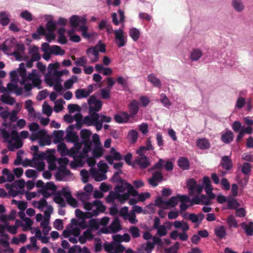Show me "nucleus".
Listing matches in <instances>:
<instances>
[{
    "instance_id": "obj_1",
    "label": "nucleus",
    "mask_w": 253,
    "mask_h": 253,
    "mask_svg": "<svg viewBox=\"0 0 253 253\" xmlns=\"http://www.w3.org/2000/svg\"><path fill=\"white\" fill-rule=\"evenodd\" d=\"M89 105V115L85 116L83 123L87 126H95L97 131H100L103 127V123H109L112 120L110 117L97 113L102 107V101L97 99L92 95L87 100Z\"/></svg>"
},
{
    "instance_id": "obj_2",
    "label": "nucleus",
    "mask_w": 253,
    "mask_h": 253,
    "mask_svg": "<svg viewBox=\"0 0 253 253\" xmlns=\"http://www.w3.org/2000/svg\"><path fill=\"white\" fill-rule=\"evenodd\" d=\"M10 75L11 79H14L17 81L19 80L18 77L21 78L19 82L21 85H24V88L26 91L24 96L26 97L31 95L30 91L32 89V86L36 87L39 89L41 88V84L42 82L40 79L38 71L36 69H33L27 75L25 65L23 63L19 64L17 71L15 70L12 71L10 73Z\"/></svg>"
},
{
    "instance_id": "obj_3",
    "label": "nucleus",
    "mask_w": 253,
    "mask_h": 253,
    "mask_svg": "<svg viewBox=\"0 0 253 253\" xmlns=\"http://www.w3.org/2000/svg\"><path fill=\"white\" fill-rule=\"evenodd\" d=\"M0 133L3 138V141L8 143V148L10 151H14L15 149H18L22 147L23 142L20 136L25 139L29 135V132L26 130L22 131L19 136L17 130L13 129L9 133L4 128L0 129Z\"/></svg>"
},
{
    "instance_id": "obj_4",
    "label": "nucleus",
    "mask_w": 253,
    "mask_h": 253,
    "mask_svg": "<svg viewBox=\"0 0 253 253\" xmlns=\"http://www.w3.org/2000/svg\"><path fill=\"white\" fill-rule=\"evenodd\" d=\"M57 150L62 156H69L73 158L74 161L70 165L71 168L76 169L82 166L84 159L81 154V151H77L74 148L68 150L64 143H61L58 145Z\"/></svg>"
},
{
    "instance_id": "obj_5",
    "label": "nucleus",
    "mask_w": 253,
    "mask_h": 253,
    "mask_svg": "<svg viewBox=\"0 0 253 253\" xmlns=\"http://www.w3.org/2000/svg\"><path fill=\"white\" fill-rule=\"evenodd\" d=\"M84 209L87 211L84 214L85 218H90L93 216H96L105 210V207L102 202L99 200H95L92 203L83 201Z\"/></svg>"
},
{
    "instance_id": "obj_6",
    "label": "nucleus",
    "mask_w": 253,
    "mask_h": 253,
    "mask_svg": "<svg viewBox=\"0 0 253 253\" xmlns=\"http://www.w3.org/2000/svg\"><path fill=\"white\" fill-rule=\"evenodd\" d=\"M29 128L31 132L30 139L32 141L40 139L39 144L41 146L50 144V141L48 139H42L46 135V132L44 129H40V126L37 123H32L29 124Z\"/></svg>"
},
{
    "instance_id": "obj_7",
    "label": "nucleus",
    "mask_w": 253,
    "mask_h": 253,
    "mask_svg": "<svg viewBox=\"0 0 253 253\" xmlns=\"http://www.w3.org/2000/svg\"><path fill=\"white\" fill-rule=\"evenodd\" d=\"M86 19L84 16H79L77 15H72L69 19L70 26L73 28L79 27V31L82 32L83 36L86 39L91 37V35L87 31L88 27L86 25Z\"/></svg>"
},
{
    "instance_id": "obj_8",
    "label": "nucleus",
    "mask_w": 253,
    "mask_h": 253,
    "mask_svg": "<svg viewBox=\"0 0 253 253\" xmlns=\"http://www.w3.org/2000/svg\"><path fill=\"white\" fill-rule=\"evenodd\" d=\"M155 202L156 206L162 209L159 211L158 214L161 217L163 218L166 214L165 210L174 207V196H172L168 200L164 199L162 196H159L156 198Z\"/></svg>"
},
{
    "instance_id": "obj_9",
    "label": "nucleus",
    "mask_w": 253,
    "mask_h": 253,
    "mask_svg": "<svg viewBox=\"0 0 253 253\" xmlns=\"http://www.w3.org/2000/svg\"><path fill=\"white\" fill-rule=\"evenodd\" d=\"M82 143L84 147L83 150L81 149V154L84 160L88 156V153L91 150V142L90 140L91 132L87 129H82L80 132Z\"/></svg>"
},
{
    "instance_id": "obj_10",
    "label": "nucleus",
    "mask_w": 253,
    "mask_h": 253,
    "mask_svg": "<svg viewBox=\"0 0 253 253\" xmlns=\"http://www.w3.org/2000/svg\"><path fill=\"white\" fill-rule=\"evenodd\" d=\"M103 247L105 252L108 253H133L130 249L126 250V248L123 246L119 242L114 240L111 243L105 242L103 245Z\"/></svg>"
},
{
    "instance_id": "obj_11",
    "label": "nucleus",
    "mask_w": 253,
    "mask_h": 253,
    "mask_svg": "<svg viewBox=\"0 0 253 253\" xmlns=\"http://www.w3.org/2000/svg\"><path fill=\"white\" fill-rule=\"evenodd\" d=\"M74 128V126L73 125H70L68 127L65 139L67 142L74 144V147H73L74 149L77 151H81L82 143L79 142V138L78 136L72 131Z\"/></svg>"
},
{
    "instance_id": "obj_12",
    "label": "nucleus",
    "mask_w": 253,
    "mask_h": 253,
    "mask_svg": "<svg viewBox=\"0 0 253 253\" xmlns=\"http://www.w3.org/2000/svg\"><path fill=\"white\" fill-rule=\"evenodd\" d=\"M114 41L116 45L121 48L125 46L127 42V37L123 28L115 29Z\"/></svg>"
},
{
    "instance_id": "obj_13",
    "label": "nucleus",
    "mask_w": 253,
    "mask_h": 253,
    "mask_svg": "<svg viewBox=\"0 0 253 253\" xmlns=\"http://www.w3.org/2000/svg\"><path fill=\"white\" fill-rule=\"evenodd\" d=\"M80 234V229L74 226H68L63 231V235L65 238H69V241L74 244L77 242V237Z\"/></svg>"
},
{
    "instance_id": "obj_14",
    "label": "nucleus",
    "mask_w": 253,
    "mask_h": 253,
    "mask_svg": "<svg viewBox=\"0 0 253 253\" xmlns=\"http://www.w3.org/2000/svg\"><path fill=\"white\" fill-rule=\"evenodd\" d=\"M120 185H117L115 188V191L118 193L128 194V199L130 195L135 196L137 195V192L134 190L131 184L125 181L123 184H120Z\"/></svg>"
},
{
    "instance_id": "obj_15",
    "label": "nucleus",
    "mask_w": 253,
    "mask_h": 253,
    "mask_svg": "<svg viewBox=\"0 0 253 253\" xmlns=\"http://www.w3.org/2000/svg\"><path fill=\"white\" fill-rule=\"evenodd\" d=\"M62 76L61 72L54 71L52 74L50 73L46 76V83L50 86H52L54 84L61 83Z\"/></svg>"
},
{
    "instance_id": "obj_16",
    "label": "nucleus",
    "mask_w": 253,
    "mask_h": 253,
    "mask_svg": "<svg viewBox=\"0 0 253 253\" xmlns=\"http://www.w3.org/2000/svg\"><path fill=\"white\" fill-rule=\"evenodd\" d=\"M122 229L120 220L118 218H115L108 227H104L101 231L105 234L116 233Z\"/></svg>"
},
{
    "instance_id": "obj_17",
    "label": "nucleus",
    "mask_w": 253,
    "mask_h": 253,
    "mask_svg": "<svg viewBox=\"0 0 253 253\" xmlns=\"http://www.w3.org/2000/svg\"><path fill=\"white\" fill-rule=\"evenodd\" d=\"M139 155V157H138L134 161L133 167L136 168L138 166L141 169H145L148 167L150 165L149 159L144 155Z\"/></svg>"
},
{
    "instance_id": "obj_18",
    "label": "nucleus",
    "mask_w": 253,
    "mask_h": 253,
    "mask_svg": "<svg viewBox=\"0 0 253 253\" xmlns=\"http://www.w3.org/2000/svg\"><path fill=\"white\" fill-rule=\"evenodd\" d=\"M56 189L57 187L53 182H48L42 188V194L44 198H48L55 193Z\"/></svg>"
},
{
    "instance_id": "obj_19",
    "label": "nucleus",
    "mask_w": 253,
    "mask_h": 253,
    "mask_svg": "<svg viewBox=\"0 0 253 253\" xmlns=\"http://www.w3.org/2000/svg\"><path fill=\"white\" fill-rule=\"evenodd\" d=\"M163 175L161 172L155 171L152 173V177L148 179V183L152 187H156L162 182Z\"/></svg>"
},
{
    "instance_id": "obj_20",
    "label": "nucleus",
    "mask_w": 253,
    "mask_h": 253,
    "mask_svg": "<svg viewBox=\"0 0 253 253\" xmlns=\"http://www.w3.org/2000/svg\"><path fill=\"white\" fill-rule=\"evenodd\" d=\"M58 169V171L57 172L56 176L58 179L60 180H67L68 177L71 175L70 170L67 169L64 165L59 166Z\"/></svg>"
},
{
    "instance_id": "obj_21",
    "label": "nucleus",
    "mask_w": 253,
    "mask_h": 253,
    "mask_svg": "<svg viewBox=\"0 0 253 253\" xmlns=\"http://www.w3.org/2000/svg\"><path fill=\"white\" fill-rule=\"evenodd\" d=\"M86 54L90 59V63L96 62L99 60V52L94 48L93 46L87 48L86 50Z\"/></svg>"
},
{
    "instance_id": "obj_22",
    "label": "nucleus",
    "mask_w": 253,
    "mask_h": 253,
    "mask_svg": "<svg viewBox=\"0 0 253 253\" xmlns=\"http://www.w3.org/2000/svg\"><path fill=\"white\" fill-rule=\"evenodd\" d=\"M118 12L120 15V20L118 19V14L116 12H114L112 14V22L116 26H118L120 23H122L123 24V27H124L125 22L124 12L119 9L118 10Z\"/></svg>"
},
{
    "instance_id": "obj_23",
    "label": "nucleus",
    "mask_w": 253,
    "mask_h": 253,
    "mask_svg": "<svg viewBox=\"0 0 253 253\" xmlns=\"http://www.w3.org/2000/svg\"><path fill=\"white\" fill-rule=\"evenodd\" d=\"M45 19L47 21L45 25L46 30L47 32H54L56 29L57 23L53 20V16L50 15H46Z\"/></svg>"
},
{
    "instance_id": "obj_24",
    "label": "nucleus",
    "mask_w": 253,
    "mask_h": 253,
    "mask_svg": "<svg viewBox=\"0 0 253 253\" xmlns=\"http://www.w3.org/2000/svg\"><path fill=\"white\" fill-rule=\"evenodd\" d=\"M220 166L226 170H231L233 168V163L230 157L229 156H222L220 163Z\"/></svg>"
},
{
    "instance_id": "obj_25",
    "label": "nucleus",
    "mask_w": 253,
    "mask_h": 253,
    "mask_svg": "<svg viewBox=\"0 0 253 253\" xmlns=\"http://www.w3.org/2000/svg\"><path fill=\"white\" fill-rule=\"evenodd\" d=\"M25 49V46L23 44L18 43L16 44L14 51L12 53H10V54L14 56L16 60L21 61L22 59V53L24 52Z\"/></svg>"
},
{
    "instance_id": "obj_26",
    "label": "nucleus",
    "mask_w": 253,
    "mask_h": 253,
    "mask_svg": "<svg viewBox=\"0 0 253 253\" xmlns=\"http://www.w3.org/2000/svg\"><path fill=\"white\" fill-rule=\"evenodd\" d=\"M139 103L136 100H132L128 105V109L130 118H133L138 112Z\"/></svg>"
},
{
    "instance_id": "obj_27",
    "label": "nucleus",
    "mask_w": 253,
    "mask_h": 253,
    "mask_svg": "<svg viewBox=\"0 0 253 253\" xmlns=\"http://www.w3.org/2000/svg\"><path fill=\"white\" fill-rule=\"evenodd\" d=\"M130 118V115H128V114L126 112H122L115 115L114 116V120L119 124L126 123Z\"/></svg>"
},
{
    "instance_id": "obj_28",
    "label": "nucleus",
    "mask_w": 253,
    "mask_h": 253,
    "mask_svg": "<svg viewBox=\"0 0 253 253\" xmlns=\"http://www.w3.org/2000/svg\"><path fill=\"white\" fill-rule=\"evenodd\" d=\"M178 166L182 170H186L190 169V164L188 158L185 157H180L177 161Z\"/></svg>"
},
{
    "instance_id": "obj_29",
    "label": "nucleus",
    "mask_w": 253,
    "mask_h": 253,
    "mask_svg": "<svg viewBox=\"0 0 253 253\" xmlns=\"http://www.w3.org/2000/svg\"><path fill=\"white\" fill-rule=\"evenodd\" d=\"M9 238L7 234H1L0 236V245L3 247L6 248L5 251H8L10 253H12L13 250L12 248H9Z\"/></svg>"
},
{
    "instance_id": "obj_30",
    "label": "nucleus",
    "mask_w": 253,
    "mask_h": 253,
    "mask_svg": "<svg viewBox=\"0 0 253 253\" xmlns=\"http://www.w3.org/2000/svg\"><path fill=\"white\" fill-rule=\"evenodd\" d=\"M109 195L110 197H112L114 200H118L121 203H124L128 200V194H120L117 192H110Z\"/></svg>"
},
{
    "instance_id": "obj_31",
    "label": "nucleus",
    "mask_w": 253,
    "mask_h": 253,
    "mask_svg": "<svg viewBox=\"0 0 253 253\" xmlns=\"http://www.w3.org/2000/svg\"><path fill=\"white\" fill-rule=\"evenodd\" d=\"M90 173L96 181H101L106 179L107 176L105 173H100L97 170L94 169H90Z\"/></svg>"
},
{
    "instance_id": "obj_32",
    "label": "nucleus",
    "mask_w": 253,
    "mask_h": 253,
    "mask_svg": "<svg viewBox=\"0 0 253 253\" xmlns=\"http://www.w3.org/2000/svg\"><path fill=\"white\" fill-rule=\"evenodd\" d=\"M10 14L7 11L0 12V24L3 26L7 25L10 22Z\"/></svg>"
},
{
    "instance_id": "obj_33",
    "label": "nucleus",
    "mask_w": 253,
    "mask_h": 253,
    "mask_svg": "<svg viewBox=\"0 0 253 253\" xmlns=\"http://www.w3.org/2000/svg\"><path fill=\"white\" fill-rule=\"evenodd\" d=\"M154 147L151 143V141L150 138L147 139L146 142L145 146H140L138 149L137 150L136 153L138 155H144L143 153L146 151L153 150Z\"/></svg>"
},
{
    "instance_id": "obj_34",
    "label": "nucleus",
    "mask_w": 253,
    "mask_h": 253,
    "mask_svg": "<svg viewBox=\"0 0 253 253\" xmlns=\"http://www.w3.org/2000/svg\"><path fill=\"white\" fill-rule=\"evenodd\" d=\"M221 138L223 142L229 144L233 141L234 134L232 131L226 129L225 133L222 134Z\"/></svg>"
},
{
    "instance_id": "obj_35",
    "label": "nucleus",
    "mask_w": 253,
    "mask_h": 253,
    "mask_svg": "<svg viewBox=\"0 0 253 253\" xmlns=\"http://www.w3.org/2000/svg\"><path fill=\"white\" fill-rule=\"evenodd\" d=\"M241 226L247 235H253V222H250L249 223L242 222L241 224Z\"/></svg>"
},
{
    "instance_id": "obj_36",
    "label": "nucleus",
    "mask_w": 253,
    "mask_h": 253,
    "mask_svg": "<svg viewBox=\"0 0 253 253\" xmlns=\"http://www.w3.org/2000/svg\"><path fill=\"white\" fill-rule=\"evenodd\" d=\"M197 146L200 149H209L210 146V143L209 141L205 138H200L197 141Z\"/></svg>"
},
{
    "instance_id": "obj_37",
    "label": "nucleus",
    "mask_w": 253,
    "mask_h": 253,
    "mask_svg": "<svg viewBox=\"0 0 253 253\" xmlns=\"http://www.w3.org/2000/svg\"><path fill=\"white\" fill-rule=\"evenodd\" d=\"M129 36L133 42H137L140 36V31L136 28H131L129 29Z\"/></svg>"
},
{
    "instance_id": "obj_38",
    "label": "nucleus",
    "mask_w": 253,
    "mask_h": 253,
    "mask_svg": "<svg viewBox=\"0 0 253 253\" xmlns=\"http://www.w3.org/2000/svg\"><path fill=\"white\" fill-rule=\"evenodd\" d=\"M203 55V52L200 49H193L191 52L190 58L192 61H198Z\"/></svg>"
},
{
    "instance_id": "obj_39",
    "label": "nucleus",
    "mask_w": 253,
    "mask_h": 253,
    "mask_svg": "<svg viewBox=\"0 0 253 253\" xmlns=\"http://www.w3.org/2000/svg\"><path fill=\"white\" fill-rule=\"evenodd\" d=\"M147 79L154 86L159 88L161 87L162 84L161 81L154 74L149 75L147 77Z\"/></svg>"
},
{
    "instance_id": "obj_40",
    "label": "nucleus",
    "mask_w": 253,
    "mask_h": 253,
    "mask_svg": "<svg viewBox=\"0 0 253 253\" xmlns=\"http://www.w3.org/2000/svg\"><path fill=\"white\" fill-rule=\"evenodd\" d=\"M30 244H28L27 245V248H28V250L30 252H36L38 251L39 248L37 246V240L35 237H31L30 238Z\"/></svg>"
},
{
    "instance_id": "obj_41",
    "label": "nucleus",
    "mask_w": 253,
    "mask_h": 253,
    "mask_svg": "<svg viewBox=\"0 0 253 253\" xmlns=\"http://www.w3.org/2000/svg\"><path fill=\"white\" fill-rule=\"evenodd\" d=\"M38 48L36 46L33 47L30 50L31 55V59L34 61H38L41 59V55L38 52Z\"/></svg>"
},
{
    "instance_id": "obj_42",
    "label": "nucleus",
    "mask_w": 253,
    "mask_h": 253,
    "mask_svg": "<svg viewBox=\"0 0 253 253\" xmlns=\"http://www.w3.org/2000/svg\"><path fill=\"white\" fill-rule=\"evenodd\" d=\"M215 234L220 239L224 238L226 235V231L224 226H220L214 229Z\"/></svg>"
},
{
    "instance_id": "obj_43",
    "label": "nucleus",
    "mask_w": 253,
    "mask_h": 253,
    "mask_svg": "<svg viewBox=\"0 0 253 253\" xmlns=\"http://www.w3.org/2000/svg\"><path fill=\"white\" fill-rule=\"evenodd\" d=\"M78 78L77 76L73 75L69 79L66 81L64 83V87L66 89H70L74 83L78 82Z\"/></svg>"
},
{
    "instance_id": "obj_44",
    "label": "nucleus",
    "mask_w": 253,
    "mask_h": 253,
    "mask_svg": "<svg viewBox=\"0 0 253 253\" xmlns=\"http://www.w3.org/2000/svg\"><path fill=\"white\" fill-rule=\"evenodd\" d=\"M122 172L123 171L121 169H119L116 172L111 178L112 182L117 183L118 184H123L125 180L122 179L120 175Z\"/></svg>"
},
{
    "instance_id": "obj_45",
    "label": "nucleus",
    "mask_w": 253,
    "mask_h": 253,
    "mask_svg": "<svg viewBox=\"0 0 253 253\" xmlns=\"http://www.w3.org/2000/svg\"><path fill=\"white\" fill-rule=\"evenodd\" d=\"M190 201V198L185 195H177L175 196V207L178 204V202L180 203H187Z\"/></svg>"
},
{
    "instance_id": "obj_46",
    "label": "nucleus",
    "mask_w": 253,
    "mask_h": 253,
    "mask_svg": "<svg viewBox=\"0 0 253 253\" xmlns=\"http://www.w3.org/2000/svg\"><path fill=\"white\" fill-rule=\"evenodd\" d=\"M50 53L55 55H63L65 54V51L60 46L54 45L50 46Z\"/></svg>"
},
{
    "instance_id": "obj_47",
    "label": "nucleus",
    "mask_w": 253,
    "mask_h": 253,
    "mask_svg": "<svg viewBox=\"0 0 253 253\" xmlns=\"http://www.w3.org/2000/svg\"><path fill=\"white\" fill-rule=\"evenodd\" d=\"M170 222H166L164 224L161 225L157 230V234L159 236H164L167 234V229L166 226H169Z\"/></svg>"
},
{
    "instance_id": "obj_48",
    "label": "nucleus",
    "mask_w": 253,
    "mask_h": 253,
    "mask_svg": "<svg viewBox=\"0 0 253 253\" xmlns=\"http://www.w3.org/2000/svg\"><path fill=\"white\" fill-rule=\"evenodd\" d=\"M75 28L67 31L68 36L70 38V40L75 42H79L81 41L80 37L77 35L75 34Z\"/></svg>"
},
{
    "instance_id": "obj_49",
    "label": "nucleus",
    "mask_w": 253,
    "mask_h": 253,
    "mask_svg": "<svg viewBox=\"0 0 253 253\" xmlns=\"http://www.w3.org/2000/svg\"><path fill=\"white\" fill-rule=\"evenodd\" d=\"M75 94L76 98L78 99L87 98L89 96L88 93H87L86 89L84 88L77 89L75 91Z\"/></svg>"
},
{
    "instance_id": "obj_50",
    "label": "nucleus",
    "mask_w": 253,
    "mask_h": 253,
    "mask_svg": "<svg viewBox=\"0 0 253 253\" xmlns=\"http://www.w3.org/2000/svg\"><path fill=\"white\" fill-rule=\"evenodd\" d=\"M1 100L3 103L10 105H13L16 102L15 99L13 97L4 94L1 96Z\"/></svg>"
},
{
    "instance_id": "obj_51",
    "label": "nucleus",
    "mask_w": 253,
    "mask_h": 253,
    "mask_svg": "<svg viewBox=\"0 0 253 253\" xmlns=\"http://www.w3.org/2000/svg\"><path fill=\"white\" fill-rule=\"evenodd\" d=\"M113 238L114 241L119 242V243H121L122 242H129L130 239V237L129 234L126 233L124 234L122 236L120 235L114 236Z\"/></svg>"
},
{
    "instance_id": "obj_52",
    "label": "nucleus",
    "mask_w": 253,
    "mask_h": 253,
    "mask_svg": "<svg viewBox=\"0 0 253 253\" xmlns=\"http://www.w3.org/2000/svg\"><path fill=\"white\" fill-rule=\"evenodd\" d=\"M69 226H74L77 228H82L84 229L86 227V224L84 220L81 222L78 221L76 219L73 218L71 221V225H68Z\"/></svg>"
},
{
    "instance_id": "obj_53",
    "label": "nucleus",
    "mask_w": 253,
    "mask_h": 253,
    "mask_svg": "<svg viewBox=\"0 0 253 253\" xmlns=\"http://www.w3.org/2000/svg\"><path fill=\"white\" fill-rule=\"evenodd\" d=\"M103 153V151L102 145L95 146L92 150V154L94 158H98L102 156Z\"/></svg>"
},
{
    "instance_id": "obj_54",
    "label": "nucleus",
    "mask_w": 253,
    "mask_h": 253,
    "mask_svg": "<svg viewBox=\"0 0 253 253\" xmlns=\"http://www.w3.org/2000/svg\"><path fill=\"white\" fill-rule=\"evenodd\" d=\"M15 40L13 39H8L5 41V42L2 45V49L3 51L6 52H9L11 51V46L9 45L10 43L12 45L15 44Z\"/></svg>"
},
{
    "instance_id": "obj_55",
    "label": "nucleus",
    "mask_w": 253,
    "mask_h": 253,
    "mask_svg": "<svg viewBox=\"0 0 253 253\" xmlns=\"http://www.w3.org/2000/svg\"><path fill=\"white\" fill-rule=\"evenodd\" d=\"M175 228H180L183 232H186L189 229V226L187 222L182 221H175Z\"/></svg>"
},
{
    "instance_id": "obj_56",
    "label": "nucleus",
    "mask_w": 253,
    "mask_h": 253,
    "mask_svg": "<svg viewBox=\"0 0 253 253\" xmlns=\"http://www.w3.org/2000/svg\"><path fill=\"white\" fill-rule=\"evenodd\" d=\"M252 168V166L250 163L245 162L242 166L241 171L244 174L248 175L251 171Z\"/></svg>"
},
{
    "instance_id": "obj_57",
    "label": "nucleus",
    "mask_w": 253,
    "mask_h": 253,
    "mask_svg": "<svg viewBox=\"0 0 253 253\" xmlns=\"http://www.w3.org/2000/svg\"><path fill=\"white\" fill-rule=\"evenodd\" d=\"M232 5L235 10L238 12H241L244 8L241 0H233Z\"/></svg>"
},
{
    "instance_id": "obj_58",
    "label": "nucleus",
    "mask_w": 253,
    "mask_h": 253,
    "mask_svg": "<svg viewBox=\"0 0 253 253\" xmlns=\"http://www.w3.org/2000/svg\"><path fill=\"white\" fill-rule=\"evenodd\" d=\"M138 138V133L137 131L132 129L129 131L127 134V138L131 143H135Z\"/></svg>"
},
{
    "instance_id": "obj_59",
    "label": "nucleus",
    "mask_w": 253,
    "mask_h": 253,
    "mask_svg": "<svg viewBox=\"0 0 253 253\" xmlns=\"http://www.w3.org/2000/svg\"><path fill=\"white\" fill-rule=\"evenodd\" d=\"M227 203V208L230 210H235L240 206V204L235 199L228 200Z\"/></svg>"
},
{
    "instance_id": "obj_60",
    "label": "nucleus",
    "mask_w": 253,
    "mask_h": 253,
    "mask_svg": "<svg viewBox=\"0 0 253 253\" xmlns=\"http://www.w3.org/2000/svg\"><path fill=\"white\" fill-rule=\"evenodd\" d=\"M53 133L54 136V143H59L62 140V138L64 135V132L62 130H54Z\"/></svg>"
},
{
    "instance_id": "obj_61",
    "label": "nucleus",
    "mask_w": 253,
    "mask_h": 253,
    "mask_svg": "<svg viewBox=\"0 0 253 253\" xmlns=\"http://www.w3.org/2000/svg\"><path fill=\"white\" fill-rule=\"evenodd\" d=\"M196 184L197 181L194 179H189L187 181V187L190 192H193L194 191H195Z\"/></svg>"
},
{
    "instance_id": "obj_62",
    "label": "nucleus",
    "mask_w": 253,
    "mask_h": 253,
    "mask_svg": "<svg viewBox=\"0 0 253 253\" xmlns=\"http://www.w3.org/2000/svg\"><path fill=\"white\" fill-rule=\"evenodd\" d=\"M99 219H90L88 221V229H91L92 230H97L99 226Z\"/></svg>"
},
{
    "instance_id": "obj_63",
    "label": "nucleus",
    "mask_w": 253,
    "mask_h": 253,
    "mask_svg": "<svg viewBox=\"0 0 253 253\" xmlns=\"http://www.w3.org/2000/svg\"><path fill=\"white\" fill-rule=\"evenodd\" d=\"M227 223L229 227L237 228L238 227L237 221L232 215H230L228 217Z\"/></svg>"
},
{
    "instance_id": "obj_64",
    "label": "nucleus",
    "mask_w": 253,
    "mask_h": 253,
    "mask_svg": "<svg viewBox=\"0 0 253 253\" xmlns=\"http://www.w3.org/2000/svg\"><path fill=\"white\" fill-rule=\"evenodd\" d=\"M20 16L24 20L30 22L33 19L32 14L28 10H24L21 12Z\"/></svg>"
}]
</instances>
